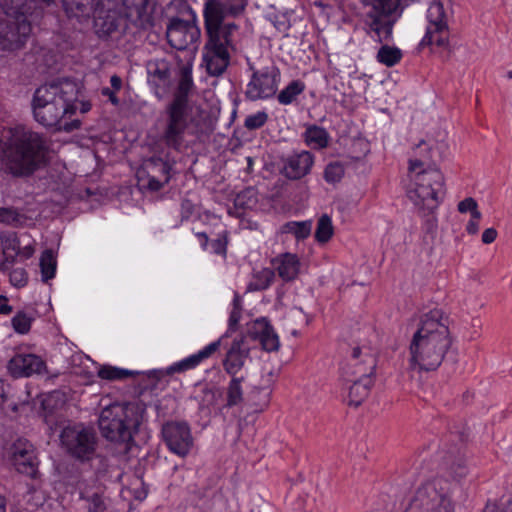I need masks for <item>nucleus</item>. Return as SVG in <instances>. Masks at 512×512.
Here are the masks:
<instances>
[{
  "label": "nucleus",
  "instance_id": "nucleus-1",
  "mask_svg": "<svg viewBox=\"0 0 512 512\" xmlns=\"http://www.w3.org/2000/svg\"><path fill=\"white\" fill-rule=\"evenodd\" d=\"M448 317L434 308L420 317L409 344V365L419 372L435 371L452 346Z\"/></svg>",
  "mask_w": 512,
  "mask_h": 512
},
{
  "label": "nucleus",
  "instance_id": "nucleus-2",
  "mask_svg": "<svg viewBox=\"0 0 512 512\" xmlns=\"http://www.w3.org/2000/svg\"><path fill=\"white\" fill-rule=\"evenodd\" d=\"M79 87L69 79H57L38 87L32 98V112L36 122L44 127H56L71 132L81 125L80 120L62 124L66 115L77 111Z\"/></svg>",
  "mask_w": 512,
  "mask_h": 512
},
{
  "label": "nucleus",
  "instance_id": "nucleus-3",
  "mask_svg": "<svg viewBox=\"0 0 512 512\" xmlns=\"http://www.w3.org/2000/svg\"><path fill=\"white\" fill-rule=\"evenodd\" d=\"M48 140L24 126L9 130V137L0 151L1 169L14 176H26L37 170L46 159Z\"/></svg>",
  "mask_w": 512,
  "mask_h": 512
},
{
  "label": "nucleus",
  "instance_id": "nucleus-4",
  "mask_svg": "<svg viewBox=\"0 0 512 512\" xmlns=\"http://www.w3.org/2000/svg\"><path fill=\"white\" fill-rule=\"evenodd\" d=\"M125 17L116 2L100 0L94 9V27L100 37L118 31L125 23L141 30L154 26L156 0H123Z\"/></svg>",
  "mask_w": 512,
  "mask_h": 512
},
{
  "label": "nucleus",
  "instance_id": "nucleus-5",
  "mask_svg": "<svg viewBox=\"0 0 512 512\" xmlns=\"http://www.w3.org/2000/svg\"><path fill=\"white\" fill-rule=\"evenodd\" d=\"M194 88L192 69L183 66L173 98L164 110V124L160 140L170 149L181 151L189 128L190 108L188 98Z\"/></svg>",
  "mask_w": 512,
  "mask_h": 512
},
{
  "label": "nucleus",
  "instance_id": "nucleus-6",
  "mask_svg": "<svg viewBox=\"0 0 512 512\" xmlns=\"http://www.w3.org/2000/svg\"><path fill=\"white\" fill-rule=\"evenodd\" d=\"M145 406L134 401L114 403L104 408L98 425L103 437L112 442L129 443L143 420Z\"/></svg>",
  "mask_w": 512,
  "mask_h": 512
},
{
  "label": "nucleus",
  "instance_id": "nucleus-7",
  "mask_svg": "<svg viewBox=\"0 0 512 512\" xmlns=\"http://www.w3.org/2000/svg\"><path fill=\"white\" fill-rule=\"evenodd\" d=\"M215 17L206 16L205 33L207 40L203 46L202 62L208 75L222 76L231 60V51H236V36L239 34L238 25H228L218 31Z\"/></svg>",
  "mask_w": 512,
  "mask_h": 512
},
{
  "label": "nucleus",
  "instance_id": "nucleus-8",
  "mask_svg": "<svg viewBox=\"0 0 512 512\" xmlns=\"http://www.w3.org/2000/svg\"><path fill=\"white\" fill-rule=\"evenodd\" d=\"M411 179L408 197L422 216L433 214L445 196L443 174L437 168H425L412 173Z\"/></svg>",
  "mask_w": 512,
  "mask_h": 512
},
{
  "label": "nucleus",
  "instance_id": "nucleus-9",
  "mask_svg": "<svg viewBox=\"0 0 512 512\" xmlns=\"http://www.w3.org/2000/svg\"><path fill=\"white\" fill-rule=\"evenodd\" d=\"M401 2L402 0H362L366 34L379 43L389 41L402 11Z\"/></svg>",
  "mask_w": 512,
  "mask_h": 512
},
{
  "label": "nucleus",
  "instance_id": "nucleus-10",
  "mask_svg": "<svg viewBox=\"0 0 512 512\" xmlns=\"http://www.w3.org/2000/svg\"><path fill=\"white\" fill-rule=\"evenodd\" d=\"M452 494L447 479L434 478L417 488L405 512H455Z\"/></svg>",
  "mask_w": 512,
  "mask_h": 512
},
{
  "label": "nucleus",
  "instance_id": "nucleus-11",
  "mask_svg": "<svg viewBox=\"0 0 512 512\" xmlns=\"http://www.w3.org/2000/svg\"><path fill=\"white\" fill-rule=\"evenodd\" d=\"M453 11L449 1L434 0L427 10V26L419 46L436 45L446 48L449 45V21Z\"/></svg>",
  "mask_w": 512,
  "mask_h": 512
},
{
  "label": "nucleus",
  "instance_id": "nucleus-12",
  "mask_svg": "<svg viewBox=\"0 0 512 512\" xmlns=\"http://www.w3.org/2000/svg\"><path fill=\"white\" fill-rule=\"evenodd\" d=\"M60 441L66 451L80 461L90 460L96 451L95 431L82 424L65 427L60 434Z\"/></svg>",
  "mask_w": 512,
  "mask_h": 512
},
{
  "label": "nucleus",
  "instance_id": "nucleus-13",
  "mask_svg": "<svg viewBox=\"0 0 512 512\" xmlns=\"http://www.w3.org/2000/svg\"><path fill=\"white\" fill-rule=\"evenodd\" d=\"M249 70L252 71V75L246 86V98L256 101L273 97L278 90L281 78L279 68L270 65L256 70L252 64H249Z\"/></svg>",
  "mask_w": 512,
  "mask_h": 512
},
{
  "label": "nucleus",
  "instance_id": "nucleus-14",
  "mask_svg": "<svg viewBox=\"0 0 512 512\" xmlns=\"http://www.w3.org/2000/svg\"><path fill=\"white\" fill-rule=\"evenodd\" d=\"M31 30V24L25 15L1 18L0 50L11 52L23 48Z\"/></svg>",
  "mask_w": 512,
  "mask_h": 512
},
{
  "label": "nucleus",
  "instance_id": "nucleus-15",
  "mask_svg": "<svg viewBox=\"0 0 512 512\" xmlns=\"http://www.w3.org/2000/svg\"><path fill=\"white\" fill-rule=\"evenodd\" d=\"M201 32L196 24L195 18L192 21L182 20L173 17L169 20L166 28V38L169 45L177 50H185L196 43Z\"/></svg>",
  "mask_w": 512,
  "mask_h": 512
},
{
  "label": "nucleus",
  "instance_id": "nucleus-16",
  "mask_svg": "<svg viewBox=\"0 0 512 512\" xmlns=\"http://www.w3.org/2000/svg\"><path fill=\"white\" fill-rule=\"evenodd\" d=\"M162 436L169 450L184 457L193 447L190 426L185 421H169L162 427Z\"/></svg>",
  "mask_w": 512,
  "mask_h": 512
},
{
  "label": "nucleus",
  "instance_id": "nucleus-17",
  "mask_svg": "<svg viewBox=\"0 0 512 512\" xmlns=\"http://www.w3.org/2000/svg\"><path fill=\"white\" fill-rule=\"evenodd\" d=\"M376 365V357L370 347L365 345L354 346L349 362L342 368V375L343 377L372 378Z\"/></svg>",
  "mask_w": 512,
  "mask_h": 512
},
{
  "label": "nucleus",
  "instance_id": "nucleus-18",
  "mask_svg": "<svg viewBox=\"0 0 512 512\" xmlns=\"http://www.w3.org/2000/svg\"><path fill=\"white\" fill-rule=\"evenodd\" d=\"M21 242L16 232L5 231L0 233V245L3 253V261L0 269L3 271L14 265L17 260H26L33 256L35 247L32 243L20 246Z\"/></svg>",
  "mask_w": 512,
  "mask_h": 512
},
{
  "label": "nucleus",
  "instance_id": "nucleus-19",
  "mask_svg": "<svg viewBox=\"0 0 512 512\" xmlns=\"http://www.w3.org/2000/svg\"><path fill=\"white\" fill-rule=\"evenodd\" d=\"M9 456L19 473L36 477L38 463L33 445L28 440L17 439L9 448Z\"/></svg>",
  "mask_w": 512,
  "mask_h": 512
},
{
  "label": "nucleus",
  "instance_id": "nucleus-20",
  "mask_svg": "<svg viewBox=\"0 0 512 512\" xmlns=\"http://www.w3.org/2000/svg\"><path fill=\"white\" fill-rule=\"evenodd\" d=\"M250 357V346L246 337L241 335L234 338L227 348L225 357L222 361L223 368L230 376H236L244 367Z\"/></svg>",
  "mask_w": 512,
  "mask_h": 512
},
{
  "label": "nucleus",
  "instance_id": "nucleus-21",
  "mask_svg": "<svg viewBox=\"0 0 512 512\" xmlns=\"http://www.w3.org/2000/svg\"><path fill=\"white\" fill-rule=\"evenodd\" d=\"M245 9V4L236 5V4H226L221 2L220 0H207L204 3L203 8V18H204V28H206V16L210 18H214L218 21L216 22V27L218 31L224 30V27L228 25H236L233 22L225 23L224 20L227 15L238 16Z\"/></svg>",
  "mask_w": 512,
  "mask_h": 512
},
{
  "label": "nucleus",
  "instance_id": "nucleus-22",
  "mask_svg": "<svg viewBox=\"0 0 512 512\" xmlns=\"http://www.w3.org/2000/svg\"><path fill=\"white\" fill-rule=\"evenodd\" d=\"M45 367V362L35 354H16L7 364L8 372L14 378L40 374L44 371Z\"/></svg>",
  "mask_w": 512,
  "mask_h": 512
},
{
  "label": "nucleus",
  "instance_id": "nucleus-23",
  "mask_svg": "<svg viewBox=\"0 0 512 512\" xmlns=\"http://www.w3.org/2000/svg\"><path fill=\"white\" fill-rule=\"evenodd\" d=\"M146 187L153 192L162 189L170 180L171 165L159 157H152L145 162Z\"/></svg>",
  "mask_w": 512,
  "mask_h": 512
},
{
  "label": "nucleus",
  "instance_id": "nucleus-24",
  "mask_svg": "<svg viewBox=\"0 0 512 512\" xmlns=\"http://www.w3.org/2000/svg\"><path fill=\"white\" fill-rule=\"evenodd\" d=\"M314 156L309 151H301L289 155L284 160L282 173L291 180H298L310 173Z\"/></svg>",
  "mask_w": 512,
  "mask_h": 512
},
{
  "label": "nucleus",
  "instance_id": "nucleus-25",
  "mask_svg": "<svg viewBox=\"0 0 512 512\" xmlns=\"http://www.w3.org/2000/svg\"><path fill=\"white\" fill-rule=\"evenodd\" d=\"M227 335H222L218 340L210 343L197 353L178 361L168 368L169 373H182L199 366L204 360L210 358L219 348L224 345Z\"/></svg>",
  "mask_w": 512,
  "mask_h": 512
},
{
  "label": "nucleus",
  "instance_id": "nucleus-26",
  "mask_svg": "<svg viewBox=\"0 0 512 512\" xmlns=\"http://www.w3.org/2000/svg\"><path fill=\"white\" fill-rule=\"evenodd\" d=\"M148 83L155 89H167L171 84V63L166 59H152L146 65Z\"/></svg>",
  "mask_w": 512,
  "mask_h": 512
},
{
  "label": "nucleus",
  "instance_id": "nucleus-27",
  "mask_svg": "<svg viewBox=\"0 0 512 512\" xmlns=\"http://www.w3.org/2000/svg\"><path fill=\"white\" fill-rule=\"evenodd\" d=\"M442 469L454 480L460 481L469 473L464 453L460 449L449 450L442 457Z\"/></svg>",
  "mask_w": 512,
  "mask_h": 512
},
{
  "label": "nucleus",
  "instance_id": "nucleus-28",
  "mask_svg": "<svg viewBox=\"0 0 512 512\" xmlns=\"http://www.w3.org/2000/svg\"><path fill=\"white\" fill-rule=\"evenodd\" d=\"M273 270H276L279 277L290 282L297 278L300 271V260L296 254L283 253L272 260Z\"/></svg>",
  "mask_w": 512,
  "mask_h": 512
},
{
  "label": "nucleus",
  "instance_id": "nucleus-29",
  "mask_svg": "<svg viewBox=\"0 0 512 512\" xmlns=\"http://www.w3.org/2000/svg\"><path fill=\"white\" fill-rule=\"evenodd\" d=\"M252 334L260 341L264 350L272 352L279 349L280 342L278 335L266 318L257 319L255 321Z\"/></svg>",
  "mask_w": 512,
  "mask_h": 512
},
{
  "label": "nucleus",
  "instance_id": "nucleus-30",
  "mask_svg": "<svg viewBox=\"0 0 512 512\" xmlns=\"http://www.w3.org/2000/svg\"><path fill=\"white\" fill-rule=\"evenodd\" d=\"M344 379L351 383L349 387L348 404L355 407L361 405L369 395L371 386L373 385V379L356 376L344 377Z\"/></svg>",
  "mask_w": 512,
  "mask_h": 512
},
{
  "label": "nucleus",
  "instance_id": "nucleus-31",
  "mask_svg": "<svg viewBox=\"0 0 512 512\" xmlns=\"http://www.w3.org/2000/svg\"><path fill=\"white\" fill-rule=\"evenodd\" d=\"M432 163H434L432 147L422 140L415 146L413 156L409 159V173L412 174L417 169L433 168Z\"/></svg>",
  "mask_w": 512,
  "mask_h": 512
},
{
  "label": "nucleus",
  "instance_id": "nucleus-32",
  "mask_svg": "<svg viewBox=\"0 0 512 512\" xmlns=\"http://www.w3.org/2000/svg\"><path fill=\"white\" fill-rule=\"evenodd\" d=\"M306 143L313 149H324L328 147L330 135L327 130L317 125H310L304 133Z\"/></svg>",
  "mask_w": 512,
  "mask_h": 512
},
{
  "label": "nucleus",
  "instance_id": "nucleus-33",
  "mask_svg": "<svg viewBox=\"0 0 512 512\" xmlns=\"http://www.w3.org/2000/svg\"><path fill=\"white\" fill-rule=\"evenodd\" d=\"M68 17L87 18L93 9V0H62Z\"/></svg>",
  "mask_w": 512,
  "mask_h": 512
},
{
  "label": "nucleus",
  "instance_id": "nucleus-34",
  "mask_svg": "<svg viewBox=\"0 0 512 512\" xmlns=\"http://www.w3.org/2000/svg\"><path fill=\"white\" fill-rule=\"evenodd\" d=\"M312 230V221H289L280 228L283 234H292L296 240H304L310 236Z\"/></svg>",
  "mask_w": 512,
  "mask_h": 512
},
{
  "label": "nucleus",
  "instance_id": "nucleus-35",
  "mask_svg": "<svg viewBox=\"0 0 512 512\" xmlns=\"http://www.w3.org/2000/svg\"><path fill=\"white\" fill-rule=\"evenodd\" d=\"M305 88L306 86L303 81L293 80L279 92L277 100L282 105H290L304 92Z\"/></svg>",
  "mask_w": 512,
  "mask_h": 512
},
{
  "label": "nucleus",
  "instance_id": "nucleus-36",
  "mask_svg": "<svg viewBox=\"0 0 512 512\" xmlns=\"http://www.w3.org/2000/svg\"><path fill=\"white\" fill-rule=\"evenodd\" d=\"M244 377L232 376L227 387V402L226 407L231 408L240 404L243 400V391L241 383Z\"/></svg>",
  "mask_w": 512,
  "mask_h": 512
},
{
  "label": "nucleus",
  "instance_id": "nucleus-37",
  "mask_svg": "<svg viewBox=\"0 0 512 512\" xmlns=\"http://www.w3.org/2000/svg\"><path fill=\"white\" fill-rule=\"evenodd\" d=\"M137 374V372L118 368L114 366L104 365L100 367L98 370L97 375L101 379L109 380V381H115V380H123L126 378L134 377Z\"/></svg>",
  "mask_w": 512,
  "mask_h": 512
},
{
  "label": "nucleus",
  "instance_id": "nucleus-38",
  "mask_svg": "<svg viewBox=\"0 0 512 512\" xmlns=\"http://www.w3.org/2000/svg\"><path fill=\"white\" fill-rule=\"evenodd\" d=\"M402 52L397 47L383 45L377 53V60L387 67H392L400 62Z\"/></svg>",
  "mask_w": 512,
  "mask_h": 512
},
{
  "label": "nucleus",
  "instance_id": "nucleus-39",
  "mask_svg": "<svg viewBox=\"0 0 512 512\" xmlns=\"http://www.w3.org/2000/svg\"><path fill=\"white\" fill-rule=\"evenodd\" d=\"M275 272L270 268H263L254 275V279L249 284V289L261 291L267 289L273 282Z\"/></svg>",
  "mask_w": 512,
  "mask_h": 512
},
{
  "label": "nucleus",
  "instance_id": "nucleus-40",
  "mask_svg": "<svg viewBox=\"0 0 512 512\" xmlns=\"http://www.w3.org/2000/svg\"><path fill=\"white\" fill-rule=\"evenodd\" d=\"M332 235H333L332 220L327 214H324L318 220L316 231H315V239L319 243H326L331 239Z\"/></svg>",
  "mask_w": 512,
  "mask_h": 512
},
{
  "label": "nucleus",
  "instance_id": "nucleus-41",
  "mask_svg": "<svg viewBox=\"0 0 512 512\" xmlns=\"http://www.w3.org/2000/svg\"><path fill=\"white\" fill-rule=\"evenodd\" d=\"M42 280L47 282L54 278L56 272V261L51 251H45L40 259Z\"/></svg>",
  "mask_w": 512,
  "mask_h": 512
},
{
  "label": "nucleus",
  "instance_id": "nucleus-42",
  "mask_svg": "<svg viewBox=\"0 0 512 512\" xmlns=\"http://www.w3.org/2000/svg\"><path fill=\"white\" fill-rule=\"evenodd\" d=\"M81 501L83 502V507L87 509L88 512H105L106 510L105 502L98 493L82 494Z\"/></svg>",
  "mask_w": 512,
  "mask_h": 512
},
{
  "label": "nucleus",
  "instance_id": "nucleus-43",
  "mask_svg": "<svg viewBox=\"0 0 512 512\" xmlns=\"http://www.w3.org/2000/svg\"><path fill=\"white\" fill-rule=\"evenodd\" d=\"M26 0H0V8L6 17L25 15L24 7Z\"/></svg>",
  "mask_w": 512,
  "mask_h": 512
},
{
  "label": "nucleus",
  "instance_id": "nucleus-44",
  "mask_svg": "<svg viewBox=\"0 0 512 512\" xmlns=\"http://www.w3.org/2000/svg\"><path fill=\"white\" fill-rule=\"evenodd\" d=\"M344 171V166L341 162H331L324 170V179L328 183H337L342 179Z\"/></svg>",
  "mask_w": 512,
  "mask_h": 512
},
{
  "label": "nucleus",
  "instance_id": "nucleus-45",
  "mask_svg": "<svg viewBox=\"0 0 512 512\" xmlns=\"http://www.w3.org/2000/svg\"><path fill=\"white\" fill-rule=\"evenodd\" d=\"M31 318L24 312H18L12 318V326L14 330L20 334L27 333L31 328Z\"/></svg>",
  "mask_w": 512,
  "mask_h": 512
},
{
  "label": "nucleus",
  "instance_id": "nucleus-46",
  "mask_svg": "<svg viewBox=\"0 0 512 512\" xmlns=\"http://www.w3.org/2000/svg\"><path fill=\"white\" fill-rule=\"evenodd\" d=\"M268 120V114L265 111H258L255 114L246 117L244 126L248 130H256L265 125Z\"/></svg>",
  "mask_w": 512,
  "mask_h": 512
},
{
  "label": "nucleus",
  "instance_id": "nucleus-47",
  "mask_svg": "<svg viewBox=\"0 0 512 512\" xmlns=\"http://www.w3.org/2000/svg\"><path fill=\"white\" fill-rule=\"evenodd\" d=\"M458 211L460 213H466L469 211L471 212V216L481 218V213L478 210L477 202L471 197L465 198L464 200L459 202Z\"/></svg>",
  "mask_w": 512,
  "mask_h": 512
},
{
  "label": "nucleus",
  "instance_id": "nucleus-48",
  "mask_svg": "<svg viewBox=\"0 0 512 512\" xmlns=\"http://www.w3.org/2000/svg\"><path fill=\"white\" fill-rule=\"evenodd\" d=\"M21 221V215L13 208H0V222L4 224H16Z\"/></svg>",
  "mask_w": 512,
  "mask_h": 512
},
{
  "label": "nucleus",
  "instance_id": "nucleus-49",
  "mask_svg": "<svg viewBox=\"0 0 512 512\" xmlns=\"http://www.w3.org/2000/svg\"><path fill=\"white\" fill-rule=\"evenodd\" d=\"M10 282L15 287H24L28 281V275L24 268H15L10 274Z\"/></svg>",
  "mask_w": 512,
  "mask_h": 512
},
{
  "label": "nucleus",
  "instance_id": "nucleus-50",
  "mask_svg": "<svg viewBox=\"0 0 512 512\" xmlns=\"http://www.w3.org/2000/svg\"><path fill=\"white\" fill-rule=\"evenodd\" d=\"M211 248L213 253L221 256L226 255L227 251V240L225 237H219L211 242Z\"/></svg>",
  "mask_w": 512,
  "mask_h": 512
},
{
  "label": "nucleus",
  "instance_id": "nucleus-51",
  "mask_svg": "<svg viewBox=\"0 0 512 512\" xmlns=\"http://www.w3.org/2000/svg\"><path fill=\"white\" fill-rule=\"evenodd\" d=\"M241 319V311H237V309H232L231 313H230V316H229V321H228V331L224 334V335H228V333L231 331V332H234L237 330V327H238V323ZM228 338V336H226V338L224 339V341Z\"/></svg>",
  "mask_w": 512,
  "mask_h": 512
},
{
  "label": "nucleus",
  "instance_id": "nucleus-52",
  "mask_svg": "<svg viewBox=\"0 0 512 512\" xmlns=\"http://www.w3.org/2000/svg\"><path fill=\"white\" fill-rule=\"evenodd\" d=\"M254 194L252 189H247L242 193H239L235 198V205L239 207H248L249 203L245 201L246 197H249L250 202L255 203V200H251V196Z\"/></svg>",
  "mask_w": 512,
  "mask_h": 512
},
{
  "label": "nucleus",
  "instance_id": "nucleus-53",
  "mask_svg": "<svg viewBox=\"0 0 512 512\" xmlns=\"http://www.w3.org/2000/svg\"><path fill=\"white\" fill-rule=\"evenodd\" d=\"M194 213V204L188 200L183 199L181 202V219L187 220Z\"/></svg>",
  "mask_w": 512,
  "mask_h": 512
},
{
  "label": "nucleus",
  "instance_id": "nucleus-54",
  "mask_svg": "<svg viewBox=\"0 0 512 512\" xmlns=\"http://www.w3.org/2000/svg\"><path fill=\"white\" fill-rule=\"evenodd\" d=\"M116 92H117V91H115L114 89H111V88H109V87H104V88H102V90H101V94H102L103 96L108 97L109 101H110L113 105H115V106L119 105V102H120V101H119V98H118V97H117V95H116Z\"/></svg>",
  "mask_w": 512,
  "mask_h": 512
},
{
  "label": "nucleus",
  "instance_id": "nucleus-55",
  "mask_svg": "<svg viewBox=\"0 0 512 512\" xmlns=\"http://www.w3.org/2000/svg\"><path fill=\"white\" fill-rule=\"evenodd\" d=\"M497 237V231L494 228H487L482 233V242L484 244H490L495 241Z\"/></svg>",
  "mask_w": 512,
  "mask_h": 512
},
{
  "label": "nucleus",
  "instance_id": "nucleus-56",
  "mask_svg": "<svg viewBox=\"0 0 512 512\" xmlns=\"http://www.w3.org/2000/svg\"><path fill=\"white\" fill-rule=\"evenodd\" d=\"M12 311L13 308L8 304V298L0 295V314L9 315Z\"/></svg>",
  "mask_w": 512,
  "mask_h": 512
},
{
  "label": "nucleus",
  "instance_id": "nucleus-57",
  "mask_svg": "<svg viewBox=\"0 0 512 512\" xmlns=\"http://www.w3.org/2000/svg\"><path fill=\"white\" fill-rule=\"evenodd\" d=\"M479 220H480V218H476V217L471 216V219L468 222L467 227H466V231L469 234L474 235V234H476L478 232V230H479Z\"/></svg>",
  "mask_w": 512,
  "mask_h": 512
},
{
  "label": "nucleus",
  "instance_id": "nucleus-58",
  "mask_svg": "<svg viewBox=\"0 0 512 512\" xmlns=\"http://www.w3.org/2000/svg\"><path fill=\"white\" fill-rule=\"evenodd\" d=\"M110 84H111V89H114L115 91L118 92L122 88V79L118 75L114 74L110 78Z\"/></svg>",
  "mask_w": 512,
  "mask_h": 512
},
{
  "label": "nucleus",
  "instance_id": "nucleus-59",
  "mask_svg": "<svg viewBox=\"0 0 512 512\" xmlns=\"http://www.w3.org/2000/svg\"><path fill=\"white\" fill-rule=\"evenodd\" d=\"M196 236L199 238V240L201 242V246L205 250L209 243L208 235L204 232H198V233H196Z\"/></svg>",
  "mask_w": 512,
  "mask_h": 512
},
{
  "label": "nucleus",
  "instance_id": "nucleus-60",
  "mask_svg": "<svg viewBox=\"0 0 512 512\" xmlns=\"http://www.w3.org/2000/svg\"><path fill=\"white\" fill-rule=\"evenodd\" d=\"M79 105H80V111L83 114L87 113L91 109V104L89 102L79 101L77 99V109L79 108Z\"/></svg>",
  "mask_w": 512,
  "mask_h": 512
},
{
  "label": "nucleus",
  "instance_id": "nucleus-61",
  "mask_svg": "<svg viewBox=\"0 0 512 512\" xmlns=\"http://www.w3.org/2000/svg\"><path fill=\"white\" fill-rule=\"evenodd\" d=\"M483 512H505L503 508H500L496 504H487Z\"/></svg>",
  "mask_w": 512,
  "mask_h": 512
},
{
  "label": "nucleus",
  "instance_id": "nucleus-62",
  "mask_svg": "<svg viewBox=\"0 0 512 512\" xmlns=\"http://www.w3.org/2000/svg\"><path fill=\"white\" fill-rule=\"evenodd\" d=\"M52 401H53V395H49L47 396L43 401H42V406H43V409L44 410H48V409H51L52 408Z\"/></svg>",
  "mask_w": 512,
  "mask_h": 512
},
{
  "label": "nucleus",
  "instance_id": "nucleus-63",
  "mask_svg": "<svg viewBox=\"0 0 512 512\" xmlns=\"http://www.w3.org/2000/svg\"><path fill=\"white\" fill-rule=\"evenodd\" d=\"M233 309H237V311L242 312V305H241V299L239 295H235L233 299Z\"/></svg>",
  "mask_w": 512,
  "mask_h": 512
},
{
  "label": "nucleus",
  "instance_id": "nucleus-64",
  "mask_svg": "<svg viewBox=\"0 0 512 512\" xmlns=\"http://www.w3.org/2000/svg\"><path fill=\"white\" fill-rule=\"evenodd\" d=\"M504 510H505V512H512V497L508 501V503H507V505H506Z\"/></svg>",
  "mask_w": 512,
  "mask_h": 512
}]
</instances>
